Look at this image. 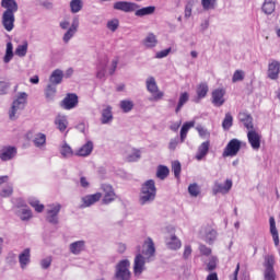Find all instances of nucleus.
<instances>
[{
    "mask_svg": "<svg viewBox=\"0 0 280 280\" xmlns=\"http://www.w3.org/2000/svg\"><path fill=\"white\" fill-rule=\"evenodd\" d=\"M154 198H156V185L153 179H149L141 187L140 203L148 205L154 201Z\"/></svg>",
    "mask_w": 280,
    "mask_h": 280,
    "instance_id": "obj_1",
    "label": "nucleus"
},
{
    "mask_svg": "<svg viewBox=\"0 0 280 280\" xmlns=\"http://www.w3.org/2000/svg\"><path fill=\"white\" fill-rule=\"evenodd\" d=\"M130 261L129 260H120L116 266L115 278L117 280H130Z\"/></svg>",
    "mask_w": 280,
    "mask_h": 280,
    "instance_id": "obj_2",
    "label": "nucleus"
},
{
    "mask_svg": "<svg viewBox=\"0 0 280 280\" xmlns=\"http://www.w3.org/2000/svg\"><path fill=\"white\" fill-rule=\"evenodd\" d=\"M240 150H242V141L234 138L230 140L226 147L224 148L222 156L223 159H226L229 156H237Z\"/></svg>",
    "mask_w": 280,
    "mask_h": 280,
    "instance_id": "obj_3",
    "label": "nucleus"
},
{
    "mask_svg": "<svg viewBox=\"0 0 280 280\" xmlns=\"http://www.w3.org/2000/svg\"><path fill=\"white\" fill-rule=\"evenodd\" d=\"M147 90L151 93L154 102H159V100H163V92L159 91V85L156 84V80L154 77H150L147 79Z\"/></svg>",
    "mask_w": 280,
    "mask_h": 280,
    "instance_id": "obj_4",
    "label": "nucleus"
},
{
    "mask_svg": "<svg viewBox=\"0 0 280 280\" xmlns=\"http://www.w3.org/2000/svg\"><path fill=\"white\" fill-rule=\"evenodd\" d=\"M78 94L75 93H68L66 94L65 98L60 102L61 108L63 110H73L79 104Z\"/></svg>",
    "mask_w": 280,
    "mask_h": 280,
    "instance_id": "obj_5",
    "label": "nucleus"
},
{
    "mask_svg": "<svg viewBox=\"0 0 280 280\" xmlns=\"http://www.w3.org/2000/svg\"><path fill=\"white\" fill-rule=\"evenodd\" d=\"M62 206L60 203L48 205L46 220L50 224H58V213H60Z\"/></svg>",
    "mask_w": 280,
    "mask_h": 280,
    "instance_id": "obj_6",
    "label": "nucleus"
},
{
    "mask_svg": "<svg viewBox=\"0 0 280 280\" xmlns=\"http://www.w3.org/2000/svg\"><path fill=\"white\" fill-rule=\"evenodd\" d=\"M224 95H226V90L222 88L213 90L211 93V102L213 106H215L217 108H220V106H224V103L226 102Z\"/></svg>",
    "mask_w": 280,
    "mask_h": 280,
    "instance_id": "obj_7",
    "label": "nucleus"
},
{
    "mask_svg": "<svg viewBox=\"0 0 280 280\" xmlns=\"http://www.w3.org/2000/svg\"><path fill=\"white\" fill-rule=\"evenodd\" d=\"M103 205H110V202H115L117 200V194H115V188L112 185L103 184Z\"/></svg>",
    "mask_w": 280,
    "mask_h": 280,
    "instance_id": "obj_8",
    "label": "nucleus"
},
{
    "mask_svg": "<svg viewBox=\"0 0 280 280\" xmlns=\"http://www.w3.org/2000/svg\"><path fill=\"white\" fill-rule=\"evenodd\" d=\"M247 140L253 150L261 148V133L257 129L247 131Z\"/></svg>",
    "mask_w": 280,
    "mask_h": 280,
    "instance_id": "obj_9",
    "label": "nucleus"
},
{
    "mask_svg": "<svg viewBox=\"0 0 280 280\" xmlns=\"http://www.w3.org/2000/svg\"><path fill=\"white\" fill-rule=\"evenodd\" d=\"M240 121L243 124L244 128H246L247 132L250 130H257L255 127V122H253V116L246 112H242L238 114Z\"/></svg>",
    "mask_w": 280,
    "mask_h": 280,
    "instance_id": "obj_10",
    "label": "nucleus"
},
{
    "mask_svg": "<svg viewBox=\"0 0 280 280\" xmlns=\"http://www.w3.org/2000/svg\"><path fill=\"white\" fill-rule=\"evenodd\" d=\"M14 13L10 11H4L2 14V25L7 32H12L14 30Z\"/></svg>",
    "mask_w": 280,
    "mask_h": 280,
    "instance_id": "obj_11",
    "label": "nucleus"
},
{
    "mask_svg": "<svg viewBox=\"0 0 280 280\" xmlns=\"http://www.w3.org/2000/svg\"><path fill=\"white\" fill-rule=\"evenodd\" d=\"M267 73L269 80H279L280 62L277 60L269 62Z\"/></svg>",
    "mask_w": 280,
    "mask_h": 280,
    "instance_id": "obj_12",
    "label": "nucleus"
},
{
    "mask_svg": "<svg viewBox=\"0 0 280 280\" xmlns=\"http://www.w3.org/2000/svg\"><path fill=\"white\" fill-rule=\"evenodd\" d=\"M102 200V192H96L93 195H86L85 197H82V209H86V207H92V205H95V202H100Z\"/></svg>",
    "mask_w": 280,
    "mask_h": 280,
    "instance_id": "obj_13",
    "label": "nucleus"
},
{
    "mask_svg": "<svg viewBox=\"0 0 280 280\" xmlns=\"http://www.w3.org/2000/svg\"><path fill=\"white\" fill-rule=\"evenodd\" d=\"M16 156V148L15 147H2L0 150V159L2 161H12Z\"/></svg>",
    "mask_w": 280,
    "mask_h": 280,
    "instance_id": "obj_14",
    "label": "nucleus"
},
{
    "mask_svg": "<svg viewBox=\"0 0 280 280\" xmlns=\"http://www.w3.org/2000/svg\"><path fill=\"white\" fill-rule=\"evenodd\" d=\"M143 270H145V258L143 255L138 254L135 258L133 272L136 276H139Z\"/></svg>",
    "mask_w": 280,
    "mask_h": 280,
    "instance_id": "obj_15",
    "label": "nucleus"
},
{
    "mask_svg": "<svg viewBox=\"0 0 280 280\" xmlns=\"http://www.w3.org/2000/svg\"><path fill=\"white\" fill-rule=\"evenodd\" d=\"M142 45L147 49H154L159 45V38L154 33H148V35L142 39Z\"/></svg>",
    "mask_w": 280,
    "mask_h": 280,
    "instance_id": "obj_16",
    "label": "nucleus"
},
{
    "mask_svg": "<svg viewBox=\"0 0 280 280\" xmlns=\"http://www.w3.org/2000/svg\"><path fill=\"white\" fill-rule=\"evenodd\" d=\"M136 4L132 2L118 1L114 3V10H120V12H135Z\"/></svg>",
    "mask_w": 280,
    "mask_h": 280,
    "instance_id": "obj_17",
    "label": "nucleus"
},
{
    "mask_svg": "<svg viewBox=\"0 0 280 280\" xmlns=\"http://www.w3.org/2000/svg\"><path fill=\"white\" fill-rule=\"evenodd\" d=\"M93 152V141L89 140L74 154L75 156H91Z\"/></svg>",
    "mask_w": 280,
    "mask_h": 280,
    "instance_id": "obj_18",
    "label": "nucleus"
},
{
    "mask_svg": "<svg viewBox=\"0 0 280 280\" xmlns=\"http://www.w3.org/2000/svg\"><path fill=\"white\" fill-rule=\"evenodd\" d=\"M32 258V254L30 248H25L20 255H19V261L22 270H25L27 267V264H30Z\"/></svg>",
    "mask_w": 280,
    "mask_h": 280,
    "instance_id": "obj_19",
    "label": "nucleus"
},
{
    "mask_svg": "<svg viewBox=\"0 0 280 280\" xmlns=\"http://www.w3.org/2000/svg\"><path fill=\"white\" fill-rule=\"evenodd\" d=\"M144 250H143V255H145V257H148V259H150V257H154V254L156 253V248L154 247V241H152L151 237H149L145 242H144Z\"/></svg>",
    "mask_w": 280,
    "mask_h": 280,
    "instance_id": "obj_20",
    "label": "nucleus"
},
{
    "mask_svg": "<svg viewBox=\"0 0 280 280\" xmlns=\"http://www.w3.org/2000/svg\"><path fill=\"white\" fill-rule=\"evenodd\" d=\"M1 7L4 8V12L9 13H15L19 12V4L16 3V0H2Z\"/></svg>",
    "mask_w": 280,
    "mask_h": 280,
    "instance_id": "obj_21",
    "label": "nucleus"
},
{
    "mask_svg": "<svg viewBox=\"0 0 280 280\" xmlns=\"http://www.w3.org/2000/svg\"><path fill=\"white\" fill-rule=\"evenodd\" d=\"M79 25L80 22L78 21V19H74L71 27L63 35V42L69 43L70 38H73V36H75V32H78Z\"/></svg>",
    "mask_w": 280,
    "mask_h": 280,
    "instance_id": "obj_22",
    "label": "nucleus"
},
{
    "mask_svg": "<svg viewBox=\"0 0 280 280\" xmlns=\"http://www.w3.org/2000/svg\"><path fill=\"white\" fill-rule=\"evenodd\" d=\"M231 187H233V180L226 179L225 184H215L214 192L215 194H229L231 191Z\"/></svg>",
    "mask_w": 280,
    "mask_h": 280,
    "instance_id": "obj_23",
    "label": "nucleus"
},
{
    "mask_svg": "<svg viewBox=\"0 0 280 280\" xmlns=\"http://www.w3.org/2000/svg\"><path fill=\"white\" fill-rule=\"evenodd\" d=\"M269 224H270V233L272 235L275 246H278L279 245V231L277 230V222L275 221V217L269 218Z\"/></svg>",
    "mask_w": 280,
    "mask_h": 280,
    "instance_id": "obj_24",
    "label": "nucleus"
},
{
    "mask_svg": "<svg viewBox=\"0 0 280 280\" xmlns=\"http://www.w3.org/2000/svg\"><path fill=\"white\" fill-rule=\"evenodd\" d=\"M277 9V1L275 0H265L261 7V10L265 14H272Z\"/></svg>",
    "mask_w": 280,
    "mask_h": 280,
    "instance_id": "obj_25",
    "label": "nucleus"
},
{
    "mask_svg": "<svg viewBox=\"0 0 280 280\" xmlns=\"http://www.w3.org/2000/svg\"><path fill=\"white\" fill-rule=\"evenodd\" d=\"M209 147H210L209 141H206L200 144V147L198 148V152L196 154L197 161H202V159H205L206 154H209Z\"/></svg>",
    "mask_w": 280,
    "mask_h": 280,
    "instance_id": "obj_26",
    "label": "nucleus"
},
{
    "mask_svg": "<svg viewBox=\"0 0 280 280\" xmlns=\"http://www.w3.org/2000/svg\"><path fill=\"white\" fill-rule=\"evenodd\" d=\"M197 102L200 100H205L207 97V93H209V85L207 83H200L197 86Z\"/></svg>",
    "mask_w": 280,
    "mask_h": 280,
    "instance_id": "obj_27",
    "label": "nucleus"
},
{
    "mask_svg": "<svg viewBox=\"0 0 280 280\" xmlns=\"http://www.w3.org/2000/svg\"><path fill=\"white\" fill-rule=\"evenodd\" d=\"M84 241H77L70 244V253H72V255H80L82 250H84Z\"/></svg>",
    "mask_w": 280,
    "mask_h": 280,
    "instance_id": "obj_28",
    "label": "nucleus"
},
{
    "mask_svg": "<svg viewBox=\"0 0 280 280\" xmlns=\"http://www.w3.org/2000/svg\"><path fill=\"white\" fill-rule=\"evenodd\" d=\"M55 124L60 132H65L69 126V120H67V116H58L55 119Z\"/></svg>",
    "mask_w": 280,
    "mask_h": 280,
    "instance_id": "obj_29",
    "label": "nucleus"
},
{
    "mask_svg": "<svg viewBox=\"0 0 280 280\" xmlns=\"http://www.w3.org/2000/svg\"><path fill=\"white\" fill-rule=\"evenodd\" d=\"M170 176V168L165 165H159L156 170V178L165 180Z\"/></svg>",
    "mask_w": 280,
    "mask_h": 280,
    "instance_id": "obj_30",
    "label": "nucleus"
},
{
    "mask_svg": "<svg viewBox=\"0 0 280 280\" xmlns=\"http://www.w3.org/2000/svg\"><path fill=\"white\" fill-rule=\"evenodd\" d=\"M195 122L194 121H189V122H185L182 126L180 129V142L183 143V141H185V139H187V132H189V130H191V128H194Z\"/></svg>",
    "mask_w": 280,
    "mask_h": 280,
    "instance_id": "obj_31",
    "label": "nucleus"
},
{
    "mask_svg": "<svg viewBox=\"0 0 280 280\" xmlns=\"http://www.w3.org/2000/svg\"><path fill=\"white\" fill-rule=\"evenodd\" d=\"M62 78H65L62 70L57 69L52 71L50 75V82H52V84H60L62 82Z\"/></svg>",
    "mask_w": 280,
    "mask_h": 280,
    "instance_id": "obj_32",
    "label": "nucleus"
},
{
    "mask_svg": "<svg viewBox=\"0 0 280 280\" xmlns=\"http://www.w3.org/2000/svg\"><path fill=\"white\" fill-rule=\"evenodd\" d=\"M60 154L61 156H63V159H69L73 156L74 153L73 149H71V147L67 142H63L60 149Z\"/></svg>",
    "mask_w": 280,
    "mask_h": 280,
    "instance_id": "obj_33",
    "label": "nucleus"
},
{
    "mask_svg": "<svg viewBox=\"0 0 280 280\" xmlns=\"http://www.w3.org/2000/svg\"><path fill=\"white\" fill-rule=\"evenodd\" d=\"M26 102H27V93L22 92V93H20L18 98L13 102V106H15L18 108H23V106H25Z\"/></svg>",
    "mask_w": 280,
    "mask_h": 280,
    "instance_id": "obj_34",
    "label": "nucleus"
},
{
    "mask_svg": "<svg viewBox=\"0 0 280 280\" xmlns=\"http://www.w3.org/2000/svg\"><path fill=\"white\" fill-rule=\"evenodd\" d=\"M102 124H108V121H113V109L107 107L102 112Z\"/></svg>",
    "mask_w": 280,
    "mask_h": 280,
    "instance_id": "obj_35",
    "label": "nucleus"
},
{
    "mask_svg": "<svg viewBox=\"0 0 280 280\" xmlns=\"http://www.w3.org/2000/svg\"><path fill=\"white\" fill-rule=\"evenodd\" d=\"M84 3L82 2V0H71L70 2V10L72 12V14H78V12H80V10H82Z\"/></svg>",
    "mask_w": 280,
    "mask_h": 280,
    "instance_id": "obj_36",
    "label": "nucleus"
},
{
    "mask_svg": "<svg viewBox=\"0 0 280 280\" xmlns=\"http://www.w3.org/2000/svg\"><path fill=\"white\" fill-rule=\"evenodd\" d=\"M45 97L48 100V102H51L54 97H56V85L54 84H48L46 90H45Z\"/></svg>",
    "mask_w": 280,
    "mask_h": 280,
    "instance_id": "obj_37",
    "label": "nucleus"
},
{
    "mask_svg": "<svg viewBox=\"0 0 280 280\" xmlns=\"http://www.w3.org/2000/svg\"><path fill=\"white\" fill-rule=\"evenodd\" d=\"M154 10H156V8L154 7H145V8L139 9L136 11V16H148L150 14H154Z\"/></svg>",
    "mask_w": 280,
    "mask_h": 280,
    "instance_id": "obj_38",
    "label": "nucleus"
},
{
    "mask_svg": "<svg viewBox=\"0 0 280 280\" xmlns=\"http://www.w3.org/2000/svg\"><path fill=\"white\" fill-rule=\"evenodd\" d=\"M14 47L12 46V43L9 42L7 44V50H5V56L3 58V61L5 63L10 62V60H12V58H14V51H13Z\"/></svg>",
    "mask_w": 280,
    "mask_h": 280,
    "instance_id": "obj_39",
    "label": "nucleus"
},
{
    "mask_svg": "<svg viewBox=\"0 0 280 280\" xmlns=\"http://www.w3.org/2000/svg\"><path fill=\"white\" fill-rule=\"evenodd\" d=\"M28 205H31L37 213H43V211H45V205L40 203L37 199H30Z\"/></svg>",
    "mask_w": 280,
    "mask_h": 280,
    "instance_id": "obj_40",
    "label": "nucleus"
},
{
    "mask_svg": "<svg viewBox=\"0 0 280 280\" xmlns=\"http://www.w3.org/2000/svg\"><path fill=\"white\" fill-rule=\"evenodd\" d=\"M232 126H233V116L231 115V113H226L222 121V128L223 130H230Z\"/></svg>",
    "mask_w": 280,
    "mask_h": 280,
    "instance_id": "obj_41",
    "label": "nucleus"
},
{
    "mask_svg": "<svg viewBox=\"0 0 280 280\" xmlns=\"http://www.w3.org/2000/svg\"><path fill=\"white\" fill-rule=\"evenodd\" d=\"M187 102H189V93L184 92L180 94L179 96V101L176 107V112L178 113V110H180L183 108V106H185V104H187Z\"/></svg>",
    "mask_w": 280,
    "mask_h": 280,
    "instance_id": "obj_42",
    "label": "nucleus"
},
{
    "mask_svg": "<svg viewBox=\"0 0 280 280\" xmlns=\"http://www.w3.org/2000/svg\"><path fill=\"white\" fill-rule=\"evenodd\" d=\"M15 56H19L20 58L27 56V42L16 47Z\"/></svg>",
    "mask_w": 280,
    "mask_h": 280,
    "instance_id": "obj_43",
    "label": "nucleus"
},
{
    "mask_svg": "<svg viewBox=\"0 0 280 280\" xmlns=\"http://www.w3.org/2000/svg\"><path fill=\"white\" fill-rule=\"evenodd\" d=\"M215 3H218V0H201L202 9L208 10H215Z\"/></svg>",
    "mask_w": 280,
    "mask_h": 280,
    "instance_id": "obj_44",
    "label": "nucleus"
},
{
    "mask_svg": "<svg viewBox=\"0 0 280 280\" xmlns=\"http://www.w3.org/2000/svg\"><path fill=\"white\" fill-rule=\"evenodd\" d=\"M244 78H246V73L244 70H235L232 77V82L235 84V82H242L244 81Z\"/></svg>",
    "mask_w": 280,
    "mask_h": 280,
    "instance_id": "obj_45",
    "label": "nucleus"
},
{
    "mask_svg": "<svg viewBox=\"0 0 280 280\" xmlns=\"http://www.w3.org/2000/svg\"><path fill=\"white\" fill-rule=\"evenodd\" d=\"M141 159V151L138 149H132V154L127 156L128 163H135V161H139Z\"/></svg>",
    "mask_w": 280,
    "mask_h": 280,
    "instance_id": "obj_46",
    "label": "nucleus"
},
{
    "mask_svg": "<svg viewBox=\"0 0 280 280\" xmlns=\"http://www.w3.org/2000/svg\"><path fill=\"white\" fill-rule=\"evenodd\" d=\"M120 108L124 110V113H130V110L135 108V104L132 103V101H121Z\"/></svg>",
    "mask_w": 280,
    "mask_h": 280,
    "instance_id": "obj_47",
    "label": "nucleus"
},
{
    "mask_svg": "<svg viewBox=\"0 0 280 280\" xmlns=\"http://www.w3.org/2000/svg\"><path fill=\"white\" fill-rule=\"evenodd\" d=\"M46 141H47V136H45L44 133H38L34 139V143L36 148H40V145H45Z\"/></svg>",
    "mask_w": 280,
    "mask_h": 280,
    "instance_id": "obj_48",
    "label": "nucleus"
},
{
    "mask_svg": "<svg viewBox=\"0 0 280 280\" xmlns=\"http://www.w3.org/2000/svg\"><path fill=\"white\" fill-rule=\"evenodd\" d=\"M188 194L194 198H197V196L200 195V186H198V184H190L188 187Z\"/></svg>",
    "mask_w": 280,
    "mask_h": 280,
    "instance_id": "obj_49",
    "label": "nucleus"
},
{
    "mask_svg": "<svg viewBox=\"0 0 280 280\" xmlns=\"http://www.w3.org/2000/svg\"><path fill=\"white\" fill-rule=\"evenodd\" d=\"M12 194H14V188L12 187V185H7L2 191L0 192V196L2 198H10V196H12Z\"/></svg>",
    "mask_w": 280,
    "mask_h": 280,
    "instance_id": "obj_50",
    "label": "nucleus"
},
{
    "mask_svg": "<svg viewBox=\"0 0 280 280\" xmlns=\"http://www.w3.org/2000/svg\"><path fill=\"white\" fill-rule=\"evenodd\" d=\"M215 237H218V232L215 230L208 231L206 234L207 244H211L212 242H215Z\"/></svg>",
    "mask_w": 280,
    "mask_h": 280,
    "instance_id": "obj_51",
    "label": "nucleus"
},
{
    "mask_svg": "<svg viewBox=\"0 0 280 280\" xmlns=\"http://www.w3.org/2000/svg\"><path fill=\"white\" fill-rule=\"evenodd\" d=\"M196 1L195 0H188L187 4L185 7V18L189 19V16H191V10L195 5Z\"/></svg>",
    "mask_w": 280,
    "mask_h": 280,
    "instance_id": "obj_52",
    "label": "nucleus"
},
{
    "mask_svg": "<svg viewBox=\"0 0 280 280\" xmlns=\"http://www.w3.org/2000/svg\"><path fill=\"white\" fill-rule=\"evenodd\" d=\"M265 269L275 270V256H267L265 258Z\"/></svg>",
    "mask_w": 280,
    "mask_h": 280,
    "instance_id": "obj_53",
    "label": "nucleus"
},
{
    "mask_svg": "<svg viewBox=\"0 0 280 280\" xmlns=\"http://www.w3.org/2000/svg\"><path fill=\"white\" fill-rule=\"evenodd\" d=\"M264 277L265 280H276L277 275L275 273V269H265Z\"/></svg>",
    "mask_w": 280,
    "mask_h": 280,
    "instance_id": "obj_54",
    "label": "nucleus"
},
{
    "mask_svg": "<svg viewBox=\"0 0 280 280\" xmlns=\"http://www.w3.org/2000/svg\"><path fill=\"white\" fill-rule=\"evenodd\" d=\"M107 27L110 32H117V27H119V20H112L107 22Z\"/></svg>",
    "mask_w": 280,
    "mask_h": 280,
    "instance_id": "obj_55",
    "label": "nucleus"
},
{
    "mask_svg": "<svg viewBox=\"0 0 280 280\" xmlns=\"http://www.w3.org/2000/svg\"><path fill=\"white\" fill-rule=\"evenodd\" d=\"M199 252L205 257H209V255H211V248L203 244L199 245Z\"/></svg>",
    "mask_w": 280,
    "mask_h": 280,
    "instance_id": "obj_56",
    "label": "nucleus"
},
{
    "mask_svg": "<svg viewBox=\"0 0 280 280\" xmlns=\"http://www.w3.org/2000/svg\"><path fill=\"white\" fill-rule=\"evenodd\" d=\"M215 268H218V262L215 260V258H212L208 264H207V271L208 272H213V270H215Z\"/></svg>",
    "mask_w": 280,
    "mask_h": 280,
    "instance_id": "obj_57",
    "label": "nucleus"
},
{
    "mask_svg": "<svg viewBox=\"0 0 280 280\" xmlns=\"http://www.w3.org/2000/svg\"><path fill=\"white\" fill-rule=\"evenodd\" d=\"M21 220L23 221H27L32 218V210L30 209H23L22 213L20 215Z\"/></svg>",
    "mask_w": 280,
    "mask_h": 280,
    "instance_id": "obj_58",
    "label": "nucleus"
},
{
    "mask_svg": "<svg viewBox=\"0 0 280 280\" xmlns=\"http://www.w3.org/2000/svg\"><path fill=\"white\" fill-rule=\"evenodd\" d=\"M170 51H172V48H166L164 50L158 51L155 58H167V56H170Z\"/></svg>",
    "mask_w": 280,
    "mask_h": 280,
    "instance_id": "obj_59",
    "label": "nucleus"
},
{
    "mask_svg": "<svg viewBox=\"0 0 280 280\" xmlns=\"http://www.w3.org/2000/svg\"><path fill=\"white\" fill-rule=\"evenodd\" d=\"M51 261H52L51 256L43 259L40 262L42 268H44V270H47V268H49V266H51Z\"/></svg>",
    "mask_w": 280,
    "mask_h": 280,
    "instance_id": "obj_60",
    "label": "nucleus"
},
{
    "mask_svg": "<svg viewBox=\"0 0 280 280\" xmlns=\"http://www.w3.org/2000/svg\"><path fill=\"white\" fill-rule=\"evenodd\" d=\"M19 110V107L12 105L11 109L9 110V117L12 121L16 119V112Z\"/></svg>",
    "mask_w": 280,
    "mask_h": 280,
    "instance_id": "obj_61",
    "label": "nucleus"
},
{
    "mask_svg": "<svg viewBox=\"0 0 280 280\" xmlns=\"http://www.w3.org/2000/svg\"><path fill=\"white\" fill-rule=\"evenodd\" d=\"M191 247L189 245H186L183 254L184 259H189V257L191 256Z\"/></svg>",
    "mask_w": 280,
    "mask_h": 280,
    "instance_id": "obj_62",
    "label": "nucleus"
},
{
    "mask_svg": "<svg viewBox=\"0 0 280 280\" xmlns=\"http://www.w3.org/2000/svg\"><path fill=\"white\" fill-rule=\"evenodd\" d=\"M117 65H119V59H114L112 61V69L109 70L110 75L117 71Z\"/></svg>",
    "mask_w": 280,
    "mask_h": 280,
    "instance_id": "obj_63",
    "label": "nucleus"
},
{
    "mask_svg": "<svg viewBox=\"0 0 280 280\" xmlns=\"http://www.w3.org/2000/svg\"><path fill=\"white\" fill-rule=\"evenodd\" d=\"M206 280H220V278H218V272L213 271L207 276Z\"/></svg>",
    "mask_w": 280,
    "mask_h": 280,
    "instance_id": "obj_64",
    "label": "nucleus"
}]
</instances>
